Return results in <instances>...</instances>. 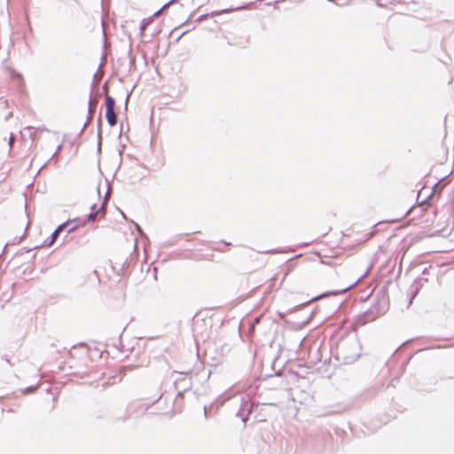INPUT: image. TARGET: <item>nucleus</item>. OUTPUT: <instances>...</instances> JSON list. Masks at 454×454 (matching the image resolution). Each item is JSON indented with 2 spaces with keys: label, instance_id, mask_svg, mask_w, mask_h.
<instances>
[{
  "label": "nucleus",
  "instance_id": "obj_25",
  "mask_svg": "<svg viewBox=\"0 0 454 454\" xmlns=\"http://www.w3.org/2000/svg\"><path fill=\"white\" fill-rule=\"evenodd\" d=\"M13 141H14L13 137H11L10 139H9V145H10V147L12 146Z\"/></svg>",
  "mask_w": 454,
  "mask_h": 454
},
{
  "label": "nucleus",
  "instance_id": "obj_31",
  "mask_svg": "<svg viewBox=\"0 0 454 454\" xmlns=\"http://www.w3.org/2000/svg\"><path fill=\"white\" fill-rule=\"evenodd\" d=\"M432 195H433V193H431V195H429L427 200L431 199Z\"/></svg>",
  "mask_w": 454,
  "mask_h": 454
},
{
  "label": "nucleus",
  "instance_id": "obj_27",
  "mask_svg": "<svg viewBox=\"0 0 454 454\" xmlns=\"http://www.w3.org/2000/svg\"><path fill=\"white\" fill-rule=\"evenodd\" d=\"M136 228L140 233H142V229L138 224H136Z\"/></svg>",
  "mask_w": 454,
  "mask_h": 454
},
{
  "label": "nucleus",
  "instance_id": "obj_17",
  "mask_svg": "<svg viewBox=\"0 0 454 454\" xmlns=\"http://www.w3.org/2000/svg\"><path fill=\"white\" fill-rule=\"evenodd\" d=\"M36 387H34V386H30V387H26L24 390H22V393L23 394H29V393H32L35 390Z\"/></svg>",
  "mask_w": 454,
  "mask_h": 454
},
{
  "label": "nucleus",
  "instance_id": "obj_15",
  "mask_svg": "<svg viewBox=\"0 0 454 454\" xmlns=\"http://www.w3.org/2000/svg\"><path fill=\"white\" fill-rule=\"evenodd\" d=\"M176 2V0H170L168 3H166L158 12H155L154 15H158L162 10L168 8L171 4H173Z\"/></svg>",
  "mask_w": 454,
  "mask_h": 454
},
{
  "label": "nucleus",
  "instance_id": "obj_2",
  "mask_svg": "<svg viewBox=\"0 0 454 454\" xmlns=\"http://www.w3.org/2000/svg\"><path fill=\"white\" fill-rule=\"evenodd\" d=\"M254 409V403L250 400L249 397H242L240 399V405L239 408L236 413V416L239 417L242 422L245 424L250 414L252 413Z\"/></svg>",
  "mask_w": 454,
  "mask_h": 454
},
{
  "label": "nucleus",
  "instance_id": "obj_9",
  "mask_svg": "<svg viewBox=\"0 0 454 454\" xmlns=\"http://www.w3.org/2000/svg\"><path fill=\"white\" fill-rule=\"evenodd\" d=\"M115 100L113 97L106 95V111L114 110Z\"/></svg>",
  "mask_w": 454,
  "mask_h": 454
},
{
  "label": "nucleus",
  "instance_id": "obj_8",
  "mask_svg": "<svg viewBox=\"0 0 454 454\" xmlns=\"http://www.w3.org/2000/svg\"><path fill=\"white\" fill-rule=\"evenodd\" d=\"M106 118L109 126L114 127L117 124V114L114 110L106 111Z\"/></svg>",
  "mask_w": 454,
  "mask_h": 454
},
{
  "label": "nucleus",
  "instance_id": "obj_11",
  "mask_svg": "<svg viewBox=\"0 0 454 454\" xmlns=\"http://www.w3.org/2000/svg\"><path fill=\"white\" fill-rule=\"evenodd\" d=\"M101 125H102V120H101V117H99L98 120V145H100L101 139H102V131H101V129H100Z\"/></svg>",
  "mask_w": 454,
  "mask_h": 454
},
{
  "label": "nucleus",
  "instance_id": "obj_29",
  "mask_svg": "<svg viewBox=\"0 0 454 454\" xmlns=\"http://www.w3.org/2000/svg\"><path fill=\"white\" fill-rule=\"evenodd\" d=\"M204 414H205V417H207V407L204 406Z\"/></svg>",
  "mask_w": 454,
  "mask_h": 454
},
{
  "label": "nucleus",
  "instance_id": "obj_18",
  "mask_svg": "<svg viewBox=\"0 0 454 454\" xmlns=\"http://www.w3.org/2000/svg\"><path fill=\"white\" fill-rule=\"evenodd\" d=\"M61 149H62V145H59L57 147V149H56L55 153L52 154V156H51V159L52 160L54 157H56V156L58 155V153L61 151Z\"/></svg>",
  "mask_w": 454,
  "mask_h": 454
},
{
  "label": "nucleus",
  "instance_id": "obj_20",
  "mask_svg": "<svg viewBox=\"0 0 454 454\" xmlns=\"http://www.w3.org/2000/svg\"><path fill=\"white\" fill-rule=\"evenodd\" d=\"M102 89H103V92H104L105 94H106V95H107V93H108V85H107V82H106V83L103 85V88H102Z\"/></svg>",
  "mask_w": 454,
  "mask_h": 454
},
{
  "label": "nucleus",
  "instance_id": "obj_16",
  "mask_svg": "<svg viewBox=\"0 0 454 454\" xmlns=\"http://www.w3.org/2000/svg\"><path fill=\"white\" fill-rule=\"evenodd\" d=\"M419 286H414V289L411 293V301H410V302H411L412 300L416 297V295L419 293Z\"/></svg>",
  "mask_w": 454,
  "mask_h": 454
},
{
  "label": "nucleus",
  "instance_id": "obj_13",
  "mask_svg": "<svg viewBox=\"0 0 454 454\" xmlns=\"http://www.w3.org/2000/svg\"><path fill=\"white\" fill-rule=\"evenodd\" d=\"M427 278H419L418 279H416L414 286L419 287V286H423L424 283H427Z\"/></svg>",
  "mask_w": 454,
  "mask_h": 454
},
{
  "label": "nucleus",
  "instance_id": "obj_26",
  "mask_svg": "<svg viewBox=\"0 0 454 454\" xmlns=\"http://www.w3.org/2000/svg\"><path fill=\"white\" fill-rule=\"evenodd\" d=\"M98 209H97V205L96 204H93L91 206V211L94 212V211H98Z\"/></svg>",
  "mask_w": 454,
  "mask_h": 454
},
{
  "label": "nucleus",
  "instance_id": "obj_22",
  "mask_svg": "<svg viewBox=\"0 0 454 454\" xmlns=\"http://www.w3.org/2000/svg\"><path fill=\"white\" fill-rule=\"evenodd\" d=\"M51 161V159H49L42 167L40 169H38V172H41V170L45 168L50 162Z\"/></svg>",
  "mask_w": 454,
  "mask_h": 454
},
{
  "label": "nucleus",
  "instance_id": "obj_6",
  "mask_svg": "<svg viewBox=\"0 0 454 454\" xmlns=\"http://www.w3.org/2000/svg\"><path fill=\"white\" fill-rule=\"evenodd\" d=\"M72 224L71 220H68L61 224H59L57 229L52 232L51 236V240L47 244L48 247L51 246L57 239L58 235L64 231L67 227L70 226Z\"/></svg>",
  "mask_w": 454,
  "mask_h": 454
},
{
  "label": "nucleus",
  "instance_id": "obj_3",
  "mask_svg": "<svg viewBox=\"0 0 454 454\" xmlns=\"http://www.w3.org/2000/svg\"><path fill=\"white\" fill-rule=\"evenodd\" d=\"M369 270H370V268L365 271V273L364 275L359 277L356 280H355L348 286H347L341 289L323 293L317 296L313 297L309 302L317 301L318 299L323 298V297H326V296H330V295H338V294H344V293L348 292L349 289H351L352 287L356 286V284L359 283L368 274Z\"/></svg>",
  "mask_w": 454,
  "mask_h": 454
},
{
  "label": "nucleus",
  "instance_id": "obj_4",
  "mask_svg": "<svg viewBox=\"0 0 454 454\" xmlns=\"http://www.w3.org/2000/svg\"><path fill=\"white\" fill-rule=\"evenodd\" d=\"M179 376L180 378L175 380L174 382L176 389L178 391L176 397L182 396L183 392L187 391L192 386L191 380L188 377L182 373Z\"/></svg>",
  "mask_w": 454,
  "mask_h": 454
},
{
  "label": "nucleus",
  "instance_id": "obj_7",
  "mask_svg": "<svg viewBox=\"0 0 454 454\" xmlns=\"http://www.w3.org/2000/svg\"><path fill=\"white\" fill-rule=\"evenodd\" d=\"M96 104H97V102L93 103V101L91 99V97H90V100H89L88 117H87V120H86L83 127L81 129V133H82L84 131V129H86L87 125L91 121V120L93 118V115H94V112H95V106H94Z\"/></svg>",
  "mask_w": 454,
  "mask_h": 454
},
{
  "label": "nucleus",
  "instance_id": "obj_19",
  "mask_svg": "<svg viewBox=\"0 0 454 454\" xmlns=\"http://www.w3.org/2000/svg\"><path fill=\"white\" fill-rule=\"evenodd\" d=\"M146 25H147V22H145V20L142 21L141 25H140V30L141 32L143 33L146 27Z\"/></svg>",
  "mask_w": 454,
  "mask_h": 454
},
{
  "label": "nucleus",
  "instance_id": "obj_28",
  "mask_svg": "<svg viewBox=\"0 0 454 454\" xmlns=\"http://www.w3.org/2000/svg\"><path fill=\"white\" fill-rule=\"evenodd\" d=\"M4 359L10 365H13V364L8 358L4 357Z\"/></svg>",
  "mask_w": 454,
  "mask_h": 454
},
{
  "label": "nucleus",
  "instance_id": "obj_5",
  "mask_svg": "<svg viewBox=\"0 0 454 454\" xmlns=\"http://www.w3.org/2000/svg\"><path fill=\"white\" fill-rule=\"evenodd\" d=\"M247 8H248V5L239 6V7H236V8H228V9H223L221 11H214L211 13L203 14V15L200 16L198 18V21H202V20H206L207 17H215L222 13H228L232 11L243 10V9H247Z\"/></svg>",
  "mask_w": 454,
  "mask_h": 454
},
{
  "label": "nucleus",
  "instance_id": "obj_30",
  "mask_svg": "<svg viewBox=\"0 0 454 454\" xmlns=\"http://www.w3.org/2000/svg\"><path fill=\"white\" fill-rule=\"evenodd\" d=\"M411 209H412V208H410V209L406 212L405 215H409V214H410V212L411 211Z\"/></svg>",
  "mask_w": 454,
  "mask_h": 454
},
{
  "label": "nucleus",
  "instance_id": "obj_24",
  "mask_svg": "<svg viewBox=\"0 0 454 454\" xmlns=\"http://www.w3.org/2000/svg\"><path fill=\"white\" fill-rule=\"evenodd\" d=\"M129 96H130V93H128L127 97H126V100H125V106L127 107L128 106V102H129Z\"/></svg>",
  "mask_w": 454,
  "mask_h": 454
},
{
  "label": "nucleus",
  "instance_id": "obj_10",
  "mask_svg": "<svg viewBox=\"0 0 454 454\" xmlns=\"http://www.w3.org/2000/svg\"><path fill=\"white\" fill-rule=\"evenodd\" d=\"M105 202L102 204V206L100 207V208L98 210V211H94V212H90L89 215H88V220L89 221H94L98 215V214L102 211L104 208H105Z\"/></svg>",
  "mask_w": 454,
  "mask_h": 454
},
{
  "label": "nucleus",
  "instance_id": "obj_14",
  "mask_svg": "<svg viewBox=\"0 0 454 454\" xmlns=\"http://www.w3.org/2000/svg\"><path fill=\"white\" fill-rule=\"evenodd\" d=\"M72 224L68 227H67L65 230H67V234L73 232L77 229V224H74V220L71 221Z\"/></svg>",
  "mask_w": 454,
  "mask_h": 454
},
{
  "label": "nucleus",
  "instance_id": "obj_12",
  "mask_svg": "<svg viewBox=\"0 0 454 454\" xmlns=\"http://www.w3.org/2000/svg\"><path fill=\"white\" fill-rule=\"evenodd\" d=\"M379 316H380V313L379 312L375 313L374 309L372 308L369 311V315H367L366 317H367V320H372V319H375Z\"/></svg>",
  "mask_w": 454,
  "mask_h": 454
},
{
  "label": "nucleus",
  "instance_id": "obj_23",
  "mask_svg": "<svg viewBox=\"0 0 454 454\" xmlns=\"http://www.w3.org/2000/svg\"><path fill=\"white\" fill-rule=\"evenodd\" d=\"M431 268V266H429L428 268H425L423 270H422V275H427L428 274V270L429 269Z\"/></svg>",
  "mask_w": 454,
  "mask_h": 454
},
{
  "label": "nucleus",
  "instance_id": "obj_1",
  "mask_svg": "<svg viewBox=\"0 0 454 454\" xmlns=\"http://www.w3.org/2000/svg\"><path fill=\"white\" fill-rule=\"evenodd\" d=\"M336 358L347 364H353L361 356V344L356 335L341 339L336 345Z\"/></svg>",
  "mask_w": 454,
  "mask_h": 454
},
{
  "label": "nucleus",
  "instance_id": "obj_21",
  "mask_svg": "<svg viewBox=\"0 0 454 454\" xmlns=\"http://www.w3.org/2000/svg\"><path fill=\"white\" fill-rule=\"evenodd\" d=\"M38 247H39L38 246H35V247H34L33 248H29V249L23 248V249H21V250H20V252H21V251H24V252H26V253H28V252H30V251H32V250H34V249H36V248H38Z\"/></svg>",
  "mask_w": 454,
  "mask_h": 454
}]
</instances>
